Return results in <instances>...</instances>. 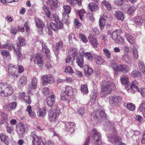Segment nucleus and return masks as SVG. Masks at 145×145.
<instances>
[{"label":"nucleus","instance_id":"cd10ccee","mask_svg":"<svg viewBox=\"0 0 145 145\" xmlns=\"http://www.w3.org/2000/svg\"><path fill=\"white\" fill-rule=\"evenodd\" d=\"M139 69L144 74H145V64L143 61L139 60L138 63Z\"/></svg>","mask_w":145,"mask_h":145},{"label":"nucleus","instance_id":"1a4fd4ad","mask_svg":"<svg viewBox=\"0 0 145 145\" xmlns=\"http://www.w3.org/2000/svg\"><path fill=\"white\" fill-rule=\"evenodd\" d=\"M109 101L110 104L112 106H120L121 101V98L118 96L113 95L109 97Z\"/></svg>","mask_w":145,"mask_h":145},{"label":"nucleus","instance_id":"9b49d317","mask_svg":"<svg viewBox=\"0 0 145 145\" xmlns=\"http://www.w3.org/2000/svg\"><path fill=\"white\" fill-rule=\"evenodd\" d=\"M35 59L33 61L34 63L38 65L39 67H42L44 65V62L42 57L39 54H37L34 56Z\"/></svg>","mask_w":145,"mask_h":145},{"label":"nucleus","instance_id":"bf43d9fd","mask_svg":"<svg viewBox=\"0 0 145 145\" xmlns=\"http://www.w3.org/2000/svg\"><path fill=\"white\" fill-rule=\"evenodd\" d=\"M133 57L135 59H137L138 57V54L137 50L136 49H133Z\"/></svg>","mask_w":145,"mask_h":145},{"label":"nucleus","instance_id":"de8ad7c7","mask_svg":"<svg viewBox=\"0 0 145 145\" xmlns=\"http://www.w3.org/2000/svg\"><path fill=\"white\" fill-rule=\"evenodd\" d=\"M76 3L79 6H81L82 0H72L70 3V4L73 6H75Z\"/></svg>","mask_w":145,"mask_h":145},{"label":"nucleus","instance_id":"4d7b16f0","mask_svg":"<svg viewBox=\"0 0 145 145\" xmlns=\"http://www.w3.org/2000/svg\"><path fill=\"white\" fill-rule=\"evenodd\" d=\"M79 35L80 38L83 42L85 43L87 42L88 41V40L87 39L86 37L84 35L83 33H79Z\"/></svg>","mask_w":145,"mask_h":145},{"label":"nucleus","instance_id":"864d4df0","mask_svg":"<svg viewBox=\"0 0 145 145\" xmlns=\"http://www.w3.org/2000/svg\"><path fill=\"white\" fill-rule=\"evenodd\" d=\"M27 81V78L25 76H23L19 80V82L22 85H25Z\"/></svg>","mask_w":145,"mask_h":145},{"label":"nucleus","instance_id":"393cba45","mask_svg":"<svg viewBox=\"0 0 145 145\" xmlns=\"http://www.w3.org/2000/svg\"><path fill=\"white\" fill-rule=\"evenodd\" d=\"M121 33V31L120 29H116L113 32L111 35V37L115 42L116 40L118 39V35Z\"/></svg>","mask_w":145,"mask_h":145},{"label":"nucleus","instance_id":"680f3d73","mask_svg":"<svg viewBox=\"0 0 145 145\" xmlns=\"http://www.w3.org/2000/svg\"><path fill=\"white\" fill-rule=\"evenodd\" d=\"M1 116L3 120H4V121H5V122H1V124H3L6 123V121L7 120V114L2 113L1 114Z\"/></svg>","mask_w":145,"mask_h":145},{"label":"nucleus","instance_id":"412c9836","mask_svg":"<svg viewBox=\"0 0 145 145\" xmlns=\"http://www.w3.org/2000/svg\"><path fill=\"white\" fill-rule=\"evenodd\" d=\"M47 3L52 10H55L57 8L58 6V3L55 2L53 0H48Z\"/></svg>","mask_w":145,"mask_h":145},{"label":"nucleus","instance_id":"7ed1b4c3","mask_svg":"<svg viewBox=\"0 0 145 145\" xmlns=\"http://www.w3.org/2000/svg\"><path fill=\"white\" fill-rule=\"evenodd\" d=\"M112 65L116 73H118L119 72L126 73L129 72V67L125 64L121 63L118 65L117 64L114 63H112Z\"/></svg>","mask_w":145,"mask_h":145},{"label":"nucleus","instance_id":"aec40b11","mask_svg":"<svg viewBox=\"0 0 145 145\" xmlns=\"http://www.w3.org/2000/svg\"><path fill=\"white\" fill-rule=\"evenodd\" d=\"M37 79L36 78H33L32 80L31 83L28 88L29 92L31 91L33 89H35L37 88Z\"/></svg>","mask_w":145,"mask_h":145},{"label":"nucleus","instance_id":"0e129e2a","mask_svg":"<svg viewBox=\"0 0 145 145\" xmlns=\"http://www.w3.org/2000/svg\"><path fill=\"white\" fill-rule=\"evenodd\" d=\"M43 92L46 96L48 95L50 93V89L47 87H44L43 89Z\"/></svg>","mask_w":145,"mask_h":145},{"label":"nucleus","instance_id":"4be33fe9","mask_svg":"<svg viewBox=\"0 0 145 145\" xmlns=\"http://www.w3.org/2000/svg\"><path fill=\"white\" fill-rule=\"evenodd\" d=\"M56 97L54 95L48 97L46 99V101L47 105L49 106H52L55 102Z\"/></svg>","mask_w":145,"mask_h":145},{"label":"nucleus","instance_id":"6e6552de","mask_svg":"<svg viewBox=\"0 0 145 145\" xmlns=\"http://www.w3.org/2000/svg\"><path fill=\"white\" fill-rule=\"evenodd\" d=\"M30 136L33 138V145H45L41 137L37 136L34 132L31 133Z\"/></svg>","mask_w":145,"mask_h":145},{"label":"nucleus","instance_id":"09e8293b","mask_svg":"<svg viewBox=\"0 0 145 145\" xmlns=\"http://www.w3.org/2000/svg\"><path fill=\"white\" fill-rule=\"evenodd\" d=\"M85 14V12L84 9L79 10L78 12V14L80 16V19L83 20L84 18V14Z\"/></svg>","mask_w":145,"mask_h":145},{"label":"nucleus","instance_id":"774afa93","mask_svg":"<svg viewBox=\"0 0 145 145\" xmlns=\"http://www.w3.org/2000/svg\"><path fill=\"white\" fill-rule=\"evenodd\" d=\"M77 112L78 114L81 115H83L85 112V110L81 108H79Z\"/></svg>","mask_w":145,"mask_h":145},{"label":"nucleus","instance_id":"72a5a7b5","mask_svg":"<svg viewBox=\"0 0 145 145\" xmlns=\"http://www.w3.org/2000/svg\"><path fill=\"white\" fill-rule=\"evenodd\" d=\"M138 84V82L137 80H135L132 82L130 87L129 88H131L135 90L139 91V90L137 86Z\"/></svg>","mask_w":145,"mask_h":145},{"label":"nucleus","instance_id":"473e14b6","mask_svg":"<svg viewBox=\"0 0 145 145\" xmlns=\"http://www.w3.org/2000/svg\"><path fill=\"white\" fill-rule=\"evenodd\" d=\"M125 36L127 40L130 43L134 44L135 43V40L132 36L129 34H126Z\"/></svg>","mask_w":145,"mask_h":145},{"label":"nucleus","instance_id":"8fccbe9b","mask_svg":"<svg viewBox=\"0 0 145 145\" xmlns=\"http://www.w3.org/2000/svg\"><path fill=\"white\" fill-rule=\"evenodd\" d=\"M84 56L88 59L90 60H92L93 59V57L92 56L90 52H86L83 54Z\"/></svg>","mask_w":145,"mask_h":145},{"label":"nucleus","instance_id":"f8f14e48","mask_svg":"<svg viewBox=\"0 0 145 145\" xmlns=\"http://www.w3.org/2000/svg\"><path fill=\"white\" fill-rule=\"evenodd\" d=\"M50 25L51 28L55 31H57L59 29L63 28V24L61 22H59L57 24L53 22H50Z\"/></svg>","mask_w":145,"mask_h":145},{"label":"nucleus","instance_id":"e2e57ef3","mask_svg":"<svg viewBox=\"0 0 145 145\" xmlns=\"http://www.w3.org/2000/svg\"><path fill=\"white\" fill-rule=\"evenodd\" d=\"M115 42L118 44H122L124 43V39L122 37H120L119 40L117 39V40H116Z\"/></svg>","mask_w":145,"mask_h":145},{"label":"nucleus","instance_id":"bb28decb","mask_svg":"<svg viewBox=\"0 0 145 145\" xmlns=\"http://www.w3.org/2000/svg\"><path fill=\"white\" fill-rule=\"evenodd\" d=\"M37 113L38 116L43 118L46 114V109L45 107H42L39 110Z\"/></svg>","mask_w":145,"mask_h":145},{"label":"nucleus","instance_id":"c756f323","mask_svg":"<svg viewBox=\"0 0 145 145\" xmlns=\"http://www.w3.org/2000/svg\"><path fill=\"white\" fill-rule=\"evenodd\" d=\"M0 138L1 140L6 144H8L9 139L8 136L6 135L5 134L1 133L0 134Z\"/></svg>","mask_w":145,"mask_h":145},{"label":"nucleus","instance_id":"423d86ee","mask_svg":"<svg viewBox=\"0 0 145 145\" xmlns=\"http://www.w3.org/2000/svg\"><path fill=\"white\" fill-rule=\"evenodd\" d=\"M73 92L72 88L70 86H67L65 90H62L61 94V99L65 101L66 99V97L72 94Z\"/></svg>","mask_w":145,"mask_h":145},{"label":"nucleus","instance_id":"f257e3e1","mask_svg":"<svg viewBox=\"0 0 145 145\" xmlns=\"http://www.w3.org/2000/svg\"><path fill=\"white\" fill-rule=\"evenodd\" d=\"M115 88V84L112 82L106 80L102 81L101 83V97H105L110 94L111 91Z\"/></svg>","mask_w":145,"mask_h":145},{"label":"nucleus","instance_id":"37998d69","mask_svg":"<svg viewBox=\"0 0 145 145\" xmlns=\"http://www.w3.org/2000/svg\"><path fill=\"white\" fill-rule=\"evenodd\" d=\"M102 4L108 10L110 11L111 10V6L108 2L104 0L102 2Z\"/></svg>","mask_w":145,"mask_h":145},{"label":"nucleus","instance_id":"2f4dec72","mask_svg":"<svg viewBox=\"0 0 145 145\" xmlns=\"http://www.w3.org/2000/svg\"><path fill=\"white\" fill-rule=\"evenodd\" d=\"M35 24L37 27L39 28H42L44 26V24L42 21L37 18L34 19Z\"/></svg>","mask_w":145,"mask_h":145},{"label":"nucleus","instance_id":"a878e982","mask_svg":"<svg viewBox=\"0 0 145 145\" xmlns=\"http://www.w3.org/2000/svg\"><path fill=\"white\" fill-rule=\"evenodd\" d=\"M76 62L78 65L81 68H82L84 65V60L82 56L80 55L77 57Z\"/></svg>","mask_w":145,"mask_h":145},{"label":"nucleus","instance_id":"79ce46f5","mask_svg":"<svg viewBox=\"0 0 145 145\" xmlns=\"http://www.w3.org/2000/svg\"><path fill=\"white\" fill-rule=\"evenodd\" d=\"M121 59L123 61L128 62L130 60L128 54L123 53V55L121 57Z\"/></svg>","mask_w":145,"mask_h":145},{"label":"nucleus","instance_id":"69168bd1","mask_svg":"<svg viewBox=\"0 0 145 145\" xmlns=\"http://www.w3.org/2000/svg\"><path fill=\"white\" fill-rule=\"evenodd\" d=\"M24 100L28 104H30L31 102V98L28 96H26Z\"/></svg>","mask_w":145,"mask_h":145},{"label":"nucleus","instance_id":"7c9ffc66","mask_svg":"<svg viewBox=\"0 0 145 145\" xmlns=\"http://www.w3.org/2000/svg\"><path fill=\"white\" fill-rule=\"evenodd\" d=\"M90 10L91 11H95L98 10L99 7L96 4L92 3H90L88 5Z\"/></svg>","mask_w":145,"mask_h":145},{"label":"nucleus","instance_id":"6ab92c4d","mask_svg":"<svg viewBox=\"0 0 145 145\" xmlns=\"http://www.w3.org/2000/svg\"><path fill=\"white\" fill-rule=\"evenodd\" d=\"M93 57L95 62L98 65H102L105 62L104 59L101 56L94 54L93 55Z\"/></svg>","mask_w":145,"mask_h":145},{"label":"nucleus","instance_id":"c9c22d12","mask_svg":"<svg viewBox=\"0 0 145 145\" xmlns=\"http://www.w3.org/2000/svg\"><path fill=\"white\" fill-rule=\"evenodd\" d=\"M115 17L118 20H123L124 19L123 14L120 11H117L114 14Z\"/></svg>","mask_w":145,"mask_h":145},{"label":"nucleus","instance_id":"ea45409f","mask_svg":"<svg viewBox=\"0 0 145 145\" xmlns=\"http://www.w3.org/2000/svg\"><path fill=\"white\" fill-rule=\"evenodd\" d=\"M141 72L138 70H133L131 73L132 77L134 78H136L140 76L141 75Z\"/></svg>","mask_w":145,"mask_h":145},{"label":"nucleus","instance_id":"4468645a","mask_svg":"<svg viewBox=\"0 0 145 145\" xmlns=\"http://www.w3.org/2000/svg\"><path fill=\"white\" fill-rule=\"evenodd\" d=\"M88 39L92 46L95 48H96L99 45L97 39L93 37L91 34H89Z\"/></svg>","mask_w":145,"mask_h":145},{"label":"nucleus","instance_id":"9d476101","mask_svg":"<svg viewBox=\"0 0 145 145\" xmlns=\"http://www.w3.org/2000/svg\"><path fill=\"white\" fill-rule=\"evenodd\" d=\"M8 71L9 74L14 77H17L18 74L17 73V65L12 64L9 65L8 67Z\"/></svg>","mask_w":145,"mask_h":145},{"label":"nucleus","instance_id":"3c124183","mask_svg":"<svg viewBox=\"0 0 145 145\" xmlns=\"http://www.w3.org/2000/svg\"><path fill=\"white\" fill-rule=\"evenodd\" d=\"M65 71L66 73L70 74H71L74 73L72 68L70 66L66 67Z\"/></svg>","mask_w":145,"mask_h":145},{"label":"nucleus","instance_id":"b1692460","mask_svg":"<svg viewBox=\"0 0 145 145\" xmlns=\"http://www.w3.org/2000/svg\"><path fill=\"white\" fill-rule=\"evenodd\" d=\"M84 71L85 75L88 77L90 76L93 72L92 69L87 65L85 66Z\"/></svg>","mask_w":145,"mask_h":145},{"label":"nucleus","instance_id":"4c0bfd02","mask_svg":"<svg viewBox=\"0 0 145 145\" xmlns=\"http://www.w3.org/2000/svg\"><path fill=\"white\" fill-rule=\"evenodd\" d=\"M124 105L129 110L133 111L135 109V105L131 103H125Z\"/></svg>","mask_w":145,"mask_h":145},{"label":"nucleus","instance_id":"f3484780","mask_svg":"<svg viewBox=\"0 0 145 145\" xmlns=\"http://www.w3.org/2000/svg\"><path fill=\"white\" fill-rule=\"evenodd\" d=\"M42 78L44 82L45 83L52 84L54 81V76L50 74L44 75Z\"/></svg>","mask_w":145,"mask_h":145},{"label":"nucleus","instance_id":"c85d7f7f","mask_svg":"<svg viewBox=\"0 0 145 145\" xmlns=\"http://www.w3.org/2000/svg\"><path fill=\"white\" fill-rule=\"evenodd\" d=\"M42 46L43 52L45 53L47 57L49 58L50 57V50L44 43L42 44Z\"/></svg>","mask_w":145,"mask_h":145},{"label":"nucleus","instance_id":"c03bdc74","mask_svg":"<svg viewBox=\"0 0 145 145\" xmlns=\"http://www.w3.org/2000/svg\"><path fill=\"white\" fill-rule=\"evenodd\" d=\"M97 114L102 118H105L106 114L105 111L101 109H98L96 112Z\"/></svg>","mask_w":145,"mask_h":145},{"label":"nucleus","instance_id":"e433bc0d","mask_svg":"<svg viewBox=\"0 0 145 145\" xmlns=\"http://www.w3.org/2000/svg\"><path fill=\"white\" fill-rule=\"evenodd\" d=\"M81 91L83 94H87L88 92V87L87 84H81L80 87Z\"/></svg>","mask_w":145,"mask_h":145},{"label":"nucleus","instance_id":"58836bf2","mask_svg":"<svg viewBox=\"0 0 145 145\" xmlns=\"http://www.w3.org/2000/svg\"><path fill=\"white\" fill-rule=\"evenodd\" d=\"M63 8L64 9V12L63 14L66 15L69 14L70 12L71 8L70 6L67 5H64L63 6Z\"/></svg>","mask_w":145,"mask_h":145},{"label":"nucleus","instance_id":"f704fd0d","mask_svg":"<svg viewBox=\"0 0 145 145\" xmlns=\"http://www.w3.org/2000/svg\"><path fill=\"white\" fill-rule=\"evenodd\" d=\"M55 48L57 50V54L55 53L56 55H57L59 53V50H63V43L62 41L60 40L56 44Z\"/></svg>","mask_w":145,"mask_h":145},{"label":"nucleus","instance_id":"a19ab883","mask_svg":"<svg viewBox=\"0 0 145 145\" xmlns=\"http://www.w3.org/2000/svg\"><path fill=\"white\" fill-rule=\"evenodd\" d=\"M70 50V54L74 58H75L76 57L78 56V53L77 51L76 48H71Z\"/></svg>","mask_w":145,"mask_h":145},{"label":"nucleus","instance_id":"13d9d810","mask_svg":"<svg viewBox=\"0 0 145 145\" xmlns=\"http://www.w3.org/2000/svg\"><path fill=\"white\" fill-rule=\"evenodd\" d=\"M135 8L134 7H130L127 9V13L129 14H131L135 12Z\"/></svg>","mask_w":145,"mask_h":145},{"label":"nucleus","instance_id":"052dcab7","mask_svg":"<svg viewBox=\"0 0 145 145\" xmlns=\"http://www.w3.org/2000/svg\"><path fill=\"white\" fill-rule=\"evenodd\" d=\"M43 9L45 13V14L48 17L50 18V12L48 9L46 7H43Z\"/></svg>","mask_w":145,"mask_h":145},{"label":"nucleus","instance_id":"338daca9","mask_svg":"<svg viewBox=\"0 0 145 145\" xmlns=\"http://www.w3.org/2000/svg\"><path fill=\"white\" fill-rule=\"evenodd\" d=\"M1 54L2 55L6 57L9 56L10 55L9 52L6 50H2L1 52Z\"/></svg>","mask_w":145,"mask_h":145},{"label":"nucleus","instance_id":"dca6fc26","mask_svg":"<svg viewBox=\"0 0 145 145\" xmlns=\"http://www.w3.org/2000/svg\"><path fill=\"white\" fill-rule=\"evenodd\" d=\"M12 47L16 55L18 57L20 58L22 57V56L20 52V46L17 43L13 44Z\"/></svg>","mask_w":145,"mask_h":145},{"label":"nucleus","instance_id":"49530a36","mask_svg":"<svg viewBox=\"0 0 145 145\" xmlns=\"http://www.w3.org/2000/svg\"><path fill=\"white\" fill-rule=\"evenodd\" d=\"M105 20L104 18L103 17H101L99 20V26L100 27V29L102 30L105 25Z\"/></svg>","mask_w":145,"mask_h":145},{"label":"nucleus","instance_id":"5701e85b","mask_svg":"<svg viewBox=\"0 0 145 145\" xmlns=\"http://www.w3.org/2000/svg\"><path fill=\"white\" fill-rule=\"evenodd\" d=\"M134 21L137 24L141 25L145 24V17L143 16H136L134 18Z\"/></svg>","mask_w":145,"mask_h":145},{"label":"nucleus","instance_id":"5fc2aeb1","mask_svg":"<svg viewBox=\"0 0 145 145\" xmlns=\"http://www.w3.org/2000/svg\"><path fill=\"white\" fill-rule=\"evenodd\" d=\"M140 111L142 112L143 113L145 112V101H143L142 102L141 105L139 106Z\"/></svg>","mask_w":145,"mask_h":145},{"label":"nucleus","instance_id":"2eb2a0df","mask_svg":"<svg viewBox=\"0 0 145 145\" xmlns=\"http://www.w3.org/2000/svg\"><path fill=\"white\" fill-rule=\"evenodd\" d=\"M17 106V103L16 102H12L4 106L3 108L7 111H10L15 109Z\"/></svg>","mask_w":145,"mask_h":145},{"label":"nucleus","instance_id":"a211bd4d","mask_svg":"<svg viewBox=\"0 0 145 145\" xmlns=\"http://www.w3.org/2000/svg\"><path fill=\"white\" fill-rule=\"evenodd\" d=\"M120 80L122 84L124 85L127 89H129V82L128 77V76H123L121 77L120 78Z\"/></svg>","mask_w":145,"mask_h":145},{"label":"nucleus","instance_id":"6e6d98bb","mask_svg":"<svg viewBox=\"0 0 145 145\" xmlns=\"http://www.w3.org/2000/svg\"><path fill=\"white\" fill-rule=\"evenodd\" d=\"M127 0H115L114 3L115 5L118 6H122Z\"/></svg>","mask_w":145,"mask_h":145},{"label":"nucleus","instance_id":"39448f33","mask_svg":"<svg viewBox=\"0 0 145 145\" xmlns=\"http://www.w3.org/2000/svg\"><path fill=\"white\" fill-rule=\"evenodd\" d=\"M108 141L112 144H116L121 140V137L118 136V133L115 129L112 134L108 136Z\"/></svg>","mask_w":145,"mask_h":145},{"label":"nucleus","instance_id":"603ef678","mask_svg":"<svg viewBox=\"0 0 145 145\" xmlns=\"http://www.w3.org/2000/svg\"><path fill=\"white\" fill-rule=\"evenodd\" d=\"M17 41L21 46H24L25 45V40L23 38L20 37L18 38Z\"/></svg>","mask_w":145,"mask_h":145},{"label":"nucleus","instance_id":"0eeeda50","mask_svg":"<svg viewBox=\"0 0 145 145\" xmlns=\"http://www.w3.org/2000/svg\"><path fill=\"white\" fill-rule=\"evenodd\" d=\"M60 113V111L54 109L50 111L48 114V120L51 123L55 122L58 118Z\"/></svg>","mask_w":145,"mask_h":145},{"label":"nucleus","instance_id":"ddd939ff","mask_svg":"<svg viewBox=\"0 0 145 145\" xmlns=\"http://www.w3.org/2000/svg\"><path fill=\"white\" fill-rule=\"evenodd\" d=\"M75 126V124L74 122H67L65 124V130L67 132L73 133L74 131V128Z\"/></svg>","mask_w":145,"mask_h":145},{"label":"nucleus","instance_id":"f03ea898","mask_svg":"<svg viewBox=\"0 0 145 145\" xmlns=\"http://www.w3.org/2000/svg\"><path fill=\"white\" fill-rule=\"evenodd\" d=\"M13 93L12 88L6 83H0V96L7 97Z\"/></svg>","mask_w":145,"mask_h":145},{"label":"nucleus","instance_id":"a18cd8bd","mask_svg":"<svg viewBox=\"0 0 145 145\" xmlns=\"http://www.w3.org/2000/svg\"><path fill=\"white\" fill-rule=\"evenodd\" d=\"M103 54L105 55L107 58L110 59L111 58V54L110 52L107 48H104L103 50Z\"/></svg>","mask_w":145,"mask_h":145},{"label":"nucleus","instance_id":"20e7f679","mask_svg":"<svg viewBox=\"0 0 145 145\" xmlns=\"http://www.w3.org/2000/svg\"><path fill=\"white\" fill-rule=\"evenodd\" d=\"M92 133L93 134L92 138L95 140L94 142L95 145H102L103 143L100 134L95 129H93Z\"/></svg>","mask_w":145,"mask_h":145}]
</instances>
